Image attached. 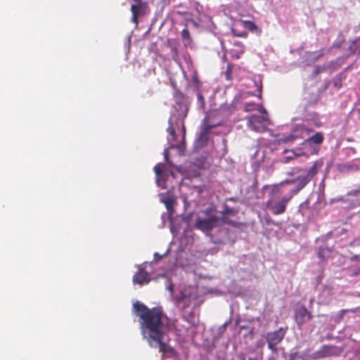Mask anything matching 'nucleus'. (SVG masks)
Returning a JSON list of instances; mask_svg holds the SVG:
<instances>
[{
	"instance_id": "f257e3e1",
	"label": "nucleus",
	"mask_w": 360,
	"mask_h": 360,
	"mask_svg": "<svg viewBox=\"0 0 360 360\" xmlns=\"http://www.w3.org/2000/svg\"><path fill=\"white\" fill-rule=\"evenodd\" d=\"M188 98L181 93L175 95L174 112L172 113L168 120L167 131L170 137L167 138L169 146L165 148L163 152L165 160L167 163H158L153 169L156 176V184L163 189L167 188L166 181L169 176L173 174L172 167H174L169 158V150L177 148L180 155H183L185 150L186 129L184 119L186 117L189 105Z\"/></svg>"
},
{
	"instance_id": "f03ea898",
	"label": "nucleus",
	"mask_w": 360,
	"mask_h": 360,
	"mask_svg": "<svg viewBox=\"0 0 360 360\" xmlns=\"http://www.w3.org/2000/svg\"><path fill=\"white\" fill-rule=\"evenodd\" d=\"M133 311L139 317L141 334L151 347L169 357L175 355L174 348L167 345L166 331L167 327L163 323V313L156 307L148 308L144 304L136 301L133 304Z\"/></svg>"
},
{
	"instance_id": "7ed1b4c3",
	"label": "nucleus",
	"mask_w": 360,
	"mask_h": 360,
	"mask_svg": "<svg viewBox=\"0 0 360 360\" xmlns=\"http://www.w3.org/2000/svg\"><path fill=\"white\" fill-rule=\"evenodd\" d=\"M322 165L321 161H316L309 169L294 167L287 172L290 177L276 186L286 190V192L297 194L313 179Z\"/></svg>"
},
{
	"instance_id": "20e7f679",
	"label": "nucleus",
	"mask_w": 360,
	"mask_h": 360,
	"mask_svg": "<svg viewBox=\"0 0 360 360\" xmlns=\"http://www.w3.org/2000/svg\"><path fill=\"white\" fill-rule=\"evenodd\" d=\"M295 195L274 185L266 202V207L274 215L281 214L285 212L288 203Z\"/></svg>"
},
{
	"instance_id": "39448f33",
	"label": "nucleus",
	"mask_w": 360,
	"mask_h": 360,
	"mask_svg": "<svg viewBox=\"0 0 360 360\" xmlns=\"http://www.w3.org/2000/svg\"><path fill=\"white\" fill-rule=\"evenodd\" d=\"M162 276L167 278L166 289L169 292L170 298L176 307L183 310L193 304H195L196 297L190 290L184 289L180 291L179 295L175 296L174 294V285L171 281L165 274H162Z\"/></svg>"
},
{
	"instance_id": "423d86ee",
	"label": "nucleus",
	"mask_w": 360,
	"mask_h": 360,
	"mask_svg": "<svg viewBox=\"0 0 360 360\" xmlns=\"http://www.w3.org/2000/svg\"><path fill=\"white\" fill-rule=\"evenodd\" d=\"M209 237L211 242L214 244L226 245L234 243L237 236L233 229L224 224V219H223V223L209 233Z\"/></svg>"
},
{
	"instance_id": "0eeeda50",
	"label": "nucleus",
	"mask_w": 360,
	"mask_h": 360,
	"mask_svg": "<svg viewBox=\"0 0 360 360\" xmlns=\"http://www.w3.org/2000/svg\"><path fill=\"white\" fill-rule=\"evenodd\" d=\"M205 217H198L194 224V228L204 232L209 236L217 226L223 223V217L204 212Z\"/></svg>"
},
{
	"instance_id": "6e6552de",
	"label": "nucleus",
	"mask_w": 360,
	"mask_h": 360,
	"mask_svg": "<svg viewBox=\"0 0 360 360\" xmlns=\"http://www.w3.org/2000/svg\"><path fill=\"white\" fill-rule=\"evenodd\" d=\"M312 132L311 129L302 124L293 126L288 134L283 135L281 140L284 143L292 142L297 139H304Z\"/></svg>"
},
{
	"instance_id": "1a4fd4ad",
	"label": "nucleus",
	"mask_w": 360,
	"mask_h": 360,
	"mask_svg": "<svg viewBox=\"0 0 360 360\" xmlns=\"http://www.w3.org/2000/svg\"><path fill=\"white\" fill-rule=\"evenodd\" d=\"M153 262H145L142 265L139 266V271L133 276L132 281L134 284H138L141 286L146 285L150 282V274L153 270L148 271L147 265L151 266Z\"/></svg>"
},
{
	"instance_id": "9d476101",
	"label": "nucleus",
	"mask_w": 360,
	"mask_h": 360,
	"mask_svg": "<svg viewBox=\"0 0 360 360\" xmlns=\"http://www.w3.org/2000/svg\"><path fill=\"white\" fill-rule=\"evenodd\" d=\"M288 328L281 327L278 330L269 332L266 334V340L268 343V347L271 351L276 350V345L283 339Z\"/></svg>"
},
{
	"instance_id": "9b49d317",
	"label": "nucleus",
	"mask_w": 360,
	"mask_h": 360,
	"mask_svg": "<svg viewBox=\"0 0 360 360\" xmlns=\"http://www.w3.org/2000/svg\"><path fill=\"white\" fill-rule=\"evenodd\" d=\"M159 195L160 197V201L162 203L165 204V205L167 208V217L169 218V220L170 222V230H171L172 233H174V227L172 224V212L174 211L173 207H174V205L176 202V199L173 195H165L164 193H160ZM165 216H166V214H163L162 215V219L163 221V223H165Z\"/></svg>"
},
{
	"instance_id": "f8f14e48",
	"label": "nucleus",
	"mask_w": 360,
	"mask_h": 360,
	"mask_svg": "<svg viewBox=\"0 0 360 360\" xmlns=\"http://www.w3.org/2000/svg\"><path fill=\"white\" fill-rule=\"evenodd\" d=\"M213 127L214 125H206L201 127L200 131L193 143L194 152L198 153L200 149L207 146L209 141V132Z\"/></svg>"
},
{
	"instance_id": "ddd939ff",
	"label": "nucleus",
	"mask_w": 360,
	"mask_h": 360,
	"mask_svg": "<svg viewBox=\"0 0 360 360\" xmlns=\"http://www.w3.org/2000/svg\"><path fill=\"white\" fill-rule=\"evenodd\" d=\"M312 319V315L307 309L302 305L295 310V321L300 330H302V326Z\"/></svg>"
},
{
	"instance_id": "4468645a",
	"label": "nucleus",
	"mask_w": 360,
	"mask_h": 360,
	"mask_svg": "<svg viewBox=\"0 0 360 360\" xmlns=\"http://www.w3.org/2000/svg\"><path fill=\"white\" fill-rule=\"evenodd\" d=\"M342 352V347L332 345H325L321 347L320 349L317 351L316 354L319 358L338 356Z\"/></svg>"
},
{
	"instance_id": "2eb2a0df",
	"label": "nucleus",
	"mask_w": 360,
	"mask_h": 360,
	"mask_svg": "<svg viewBox=\"0 0 360 360\" xmlns=\"http://www.w3.org/2000/svg\"><path fill=\"white\" fill-rule=\"evenodd\" d=\"M345 52L344 55L347 58L352 55H360V36L353 39H350L343 47Z\"/></svg>"
},
{
	"instance_id": "dca6fc26",
	"label": "nucleus",
	"mask_w": 360,
	"mask_h": 360,
	"mask_svg": "<svg viewBox=\"0 0 360 360\" xmlns=\"http://www.w3.org/2000/svg\"><path fill=\"white\" fill-rule=\"evenodd\" d=\"M268 121L267 116L264 115H252L248 122V126L256 131H259L263 128V123Z\"/></svg>"
},
{
	"instance_id": "f3484780",
	"label": "nucleus",
	"mask_w": 360,
	"mask_h": 360,
	"mask_svg": "<svg viewBox=\"0 0 360 360\" xmlns=\"http://www.w3.org/2000/svg\"><path fill=\"white\" fill-rule=\"evenodd\" d=\"M304 141L301 143L300 151L295 155L309 156L317 154L320 150V146H313L307 139H304Z\"/></svg>"
},
{
	"instance_id": "a211bd4d",
	"label": "nucleus",
	"mask_w": 360,
	"mask_h": 360,
	"mask_svg": "<svg viewBox=\"0 0 360 360\" xmlns=\"http://www.w3.org/2000/svg\"><path fill=\"white\" fill-rule=\"evenodd\" d=\"M336 168L342 173L360 171V159H354L351 162L338 164Z\"/></svg>"
},
{
	"instance_id": "6ab92c4d",
	"label": "nucleus",
	"mask_w": 360,
	"mask_h": 360,
	"mask_svg": "<svg viewBox=\"0 0 360 360\" xmlns=\"http://www.w3.org/2000/svg\"><path fill=\"white\" fill-rule=\"evenodd\" d=\"M350 261L354 262L348 269L347 274L349 276L355 277L360 274V258L357 255L350 257Z\"/></svg>"
},
{
	"instance_id": "aec40b11",
	"label": "nucleus",
	"mask_w": 360,
	"mask_h": 360,
	"mask_svg": "<svg viewBox=\"0 0 360 360\" xmlns=\"http://www.w3.org/2000/svg\"><path fill=\"white\" fill-rule=\"evenodd\" d=\"M197 105L203 110H205L206 96H209L207 93V89H201L196 90Z\"/></svg>"
},
{
	"instance_id": "412c9836",
	"label": "nucleus",
	"mask_w": 360,
	"mask_h": 360,
	"mask_svg": "<svg viewBox=\"0 0 360 360\" xmlns=\"http://www.w3.org/2000/svg\"><path fill=\"white\" fill-rule=\"evenodd\" d=\"M136 4H132L131 6V11L132 13V22L137 23V18L140 15L141 10L143 8V4L141 0H134Z\"/></svg>"
},
{
	"instance_id": "4be33fe9",
	"label": "nucleus",
	"mask_w": 360,
	"mask_h": 360,
	"mask_svg": "<svg viewBox=\"0 0 360 360\" xmlns=\"http://www.w3.org/2000/svg\"><path fill=\"white\" fill-rule=\"evenodd\" d=\"M347 58L343 56L338 57L336 60L330 61L329 63L326 64L327 66V70L329 73H332L335 70L340 68Z\"/></svg>"
},
{
	"instance_id": "5701e85b",
	"label": "nucleus",
	"mask_w": 360,
	"mask_h": 360,
	"mask_svg": "<svg viewBox=\"0 0 360 360\" xmlns=\"http://www.w3.org/2000/svg\"><path fill=\"white\" fill-rule=\"evenodd\" d=\"M309 142L313 143V146H320L323 143L324 137L323 134L321 132H316L313 135L306 136V138Z\"/></svg>"
},
{
	"instance_id": "b1692460",
	"label": "nucleus",
	"mask_w": 360,
	"mask_h": 360,
	"mask_svg": "<svg viewBox=\"0 0 360 360\" xmlns=\"http://www.w3.org/2000/svg\"><path fill=\"white\" fill-rule=\"evenodd\" d=\"M346 75L344 72H340L332 80L335 88L340 89L342 86V82L346 79Z\"/></svg>"
},
{
	"instance_id": "393cba45",
	"label": "nucleus",
	"mask_w": 360,
	"mask_h": 360,
	"mask_svg": "<svg viewBox=\"0 0 360 360\" xmlns=\"http://www.w3.org/2000/svg\"><path fill=\"white\" fill-rule=\"evenodd\" d=\"M183 319L188 322L192 326H195L198 323V320L195 317L193 311H190L188 314L184 313L182 314Z\"/></svg>"
},
{
	"instance_id": "a878e982",
	"label": "nucleus",
	"mask_w": 360,
	"mask_h": 360,
	"mask_svg": "<svg viewBox=\"0 0 360 360\" xmlns=\"http://www.w3.org/2000/svg\"><path fill=\"white\" fill-rule=\"evenodd\" d=\"M181 37L184 41V44L185 46H188L191 44V38L190 36V32L188 29L184 28L181 32Z\"/></svg>"
},
{
	"instance_id": "bb28decb",
	"label": "nucleus",
	"mask_w": 360,
	"mask_h": 360,
	"mask_svg": "<svg viewBox=\"0 0 360 360\" xmlns=\"http://www.w3.org/2000/svg\"><path fill=\"white\" fill-rule=\"evenodd\" d=\"M330 250L329 248L321 246L318 251V257L321 259H323L330 255Z\"/></svg>"
},
{
	"instance_id": "cd10ccee",
	"label": "nucleus",
	"mask_w": 360,
	"mask_h": 360,
	"mask_svg": "<svg viewBox=\"0 0 360 360\" xmlns=\"http://www.w3.org/2000/svg\"><path fill=\"white\" fill-rule=\"evenodd\" d=\"M345 41V37L342 35V32H340L337 39L333 42V47L336 49L341 48L342 45Z\"/></svg>"
},
{
	"instance_id": "c85d7f7f",
	"label": "nucleus",
	"mask_w": 360,
	"mask_h": 360,
	"mask_svg": "<svg viewBox=\"0 0 360 360\" xmlns=\"http://www.w3.org/2000/svg\"><path fill=\"white\" fill-rule=\"evenodd\" d=\"M243 24H244L245 27L251 32H255V31L258 30V27L257 26V25L252 21H249V20L244 21Z\"/></svg>"
},
{
	"instance_id": "c756f323",
	"label": "nucleus",
	"mask_w": 360,
	"mask_h": 360,
	"mask_svg": "<svg viewBox=\"0 0 360 360\" xmlns=\"http://www.w3.org/2000/svg\"><path fill=\"white\" fill-rule=\"evenodd\" d=\"M207 93L209 96H206V101L210 105V107H212V105L214 104V99L215 97V93L213 90L207 89Z\"/></svg>"
},
{
	"instance_id": "7c9ffc66",
	"label": "nucleus",
	"mask_w": 360,
	"mask_h": 360,
	"mask_svg": "<svg viewBox=\"0 0 360 360\" xmlns=\"http://www.w3.org/2000/svg\"><path fill=\"white\" fill-rule=\"evenodd\" d=\"M228 323H224L223 325L219 326L217 330V334L214 337V340H217V339L220 338L221 336L224 333L226 327H227Z\"/></svg>"
},
{
	"instance_id": "2f4dec72",
	"label": "nucleus",
	"mask_w": 360,
	"mask_h": 360,
	"mask_svg": "<svg viewBox=\"0 0 360 360\" xmlns=\"http://www.w3.org/2000/svg\"><path fill=\"white\" fill-rule=\"evenodd\" d=\"M290 155H286L281 158V162L286 164L290 162L292 160L294 159V157H297L298 155H295L297 153H295L294 151H291Z\"/></svg>"
},
{
	"instance_id": "473e14b6",
	"label": "nucleus",
	"mask_w": 360,
	"mask_h": 360,
	"mask_svg": "<svg viewBox=\"0 0 360 360\" xmlns=\"http://www.w3.org/2000/svg\"><path fill=\"white\" fill-rule=\"evenodd\" d=\"M346 232H347V229L342 228L340 230L335 229L333 231H330L328 233V234H331V235L334 236L335 237H339V236H341L342 235L346 233Z\"/></svg>"
},
{
	"instance_id": "72a5a7b5",
	"label": "nucleus",
	"mask_w": 360,
	"mask_h": 360,
	"mask_svg": "<svg viewBox=\"0 0 360 360\" xmlns=\"http://www.w3.org/2000/svg\"><path fill=\"white\" fill-rule=\"evenodd\" d=\"M221 213L224 214H227V215H234L236 214V212L233 210V208L230 207L227 205H224V210L222 211Z\"/></svg>"
},
{
	"instance_id": "f704fd0d",
	"label": "nucleus",
	"mask_w": 360,
	"mask_h": 360,
	"mask_svg": "<svg viewBox=\"0 0 360 360\" xmlns=\"http://www.w3.org/2000/svg\"><path fill=\"white\" fill-rule=\"evenodd\" d=\"M327 66L326 65V64L321 65V66H317L315 68V69L314 70V72H313V74L314 75H317L319 74H320L321 72H327Z\"/></svg>"
},
{
	"instance_id": "c9c22d12",
	"label": "nucleus",
	"mask_w": 360,
	"mask_h": 360,
	"mask_svg": "<svg viewBox=\"0 0 360 360\" xmlns=\"http://www.w3.org/2000/svg\"><path fill=\"white\" fill-rule=\"evenodd\" d=\"M347 194L349 196L356 197V201H359V200L360 199V188L353 189V190L349 191Z\"/></svg>"
},
{
	"instance_id": "e433bc0d",
	"label": "nucleus",
	"mask_w": 360,
	"mask_h": 360,
	"mask_svg": "<svg viewBox=\"0 0 360 360\" xmlns=\"http://www.w3.org/2000/svg\"><path fill=\"white\" fill-rule=\"evenodd\" d=\"M231 71H232V65H228L227 68H226V71L224 72L226 79L227 80H230L231 79Z\"/></svg>"
},
{
	"instance_id": "4c0bfd02",
	"label": "nucleus",
	"mask_w": 360,
	"mask_h": 360,
	"mask_svg": "<svg viewBox=\"0 0 360 360\" xmlns=\"http://www.w3.org/2000/svg\"><path fill=\"white\" fill-rule=\"evenodd\" d=\"M257 186H258V182H257V180L255 179L254 182L252 183V184L249 186L248 190L250 191H252L255 193L257 188Z\"/></svg>"
},
{
	"instance_id": "58836bf2",
	"label": "nucleus",
	"mask_w": 360,
	"mask_h": 360,
	"mask_svg": "<svg viewBox=\"0 0 360 360\" xmlns=\"http://www.w3.org/2000/svg\"><path fill=\"white\" fill-rule=\"evenodd\" d=\"M222 145H223V153L222 155H224L227 153V141L226 139H222Z\"/></svg>"
},
{
	"instance_id": "ea45409f",
	"label": "nucleus",
	"mask_w": 360,
	"mask_h": 360,
	"mask_svg": "<svg viewBox=\"0 0 360 360\" xmlns=\"http://www.w3.org/2000/svg\"><path fill=\"white\" fill-rule=\"evenodd\" d=\"M232 32L233 33L234 35L238 36V37H244L246 35L245 32H243L241 33H238L236 28L232 29Z\"/></svg>"
},
{
	"instance_id": "a19ab883",
	"label": "nucleus",
	"mask_w": 360,
	"mask_h": 360,
	"mask_svg": "<svg viewBox=\"0 0 360 360\" xmlns=\"http://www.w3.org/2000/svg\"><path fill=\"white\" fill-rule=\"evenodd\" d=\"M154 262H158L163 258L162 255H160L158 252H155L153 255Z\"/></svg>"
},
{
	"instance_id": "79ce46f5",
	"label": "nucleus",
	"mask_w": 360,
	"mask_h": 360,
	"mask_svg": "<svg viewBox=\"0 0 360 360\" xmlns=\"http://www.w3.org/2000/svg\"><path fill=\"white\" fill-rule=\"evenodd\" d=\"M340 200L342 201L343 202H346L349 200L348 199L345 200L343 198H333L330 200V203H333L334 202H338V201H340Z\"/></svg>"
},
{
	"instance_id": "37998d69",
	"label": "nucleus",
	"mask_w": 360,
	"mask_h": 360,
	"mask_svg": "<svg viewBox=\"0 0 360 360\" xmlns=\"http://www.w3.org/2000/svg\"><path fill=\"white\" fill-rule=\"evenodd\" d=\"M314 56L313 57V60L314 61H316L318 60L323 54V53H314Z\"/></svg>"
},
{
	"instance_id": "c03bdc74",
	"label": "nucleus",
	"mask_w": 360,
	"mask_h": 360,
	"mask_svg": "<svg viewBox=\"0 0 360 360\" xmlns=\"http://www.w3.org/2000/svg\"><path fill=\"white\" fill-rule=\"evenodd\" d=\"M353 68V65H348L347 67H346L341 72H344V75H346L345 73L347 72V71H349L352 69Z\"/></svg>"
},
{
	"instance_id": "a18cd8bd",
	"label": "nucleus",
	"mask_w": 360,
	"mask_h": 360,
	"mask_svg": "<svg viewBox=\"0 0 360 360\" xmlns=\"http://www.w3.org/2000/svg\"><path fill=\"white\" fill-rule=\"evenodd\" d=\"M297 355V352L290 353L289 360H294L296 358Z\"/></svg>"
},
{
	"instance_id": "49530a36",
	"label": "nucleus",
	"mask_w": 360,
	"mask_h": 360,
	"mask_svg": "<svg viewBox=\"0 0 360 360\" xmlns=\"http://www.w3.org/2000/svg\"><path fill=\"white\" fill-rule=\"evenodd\" d=\"M345 312H346V310H345V309L341 310L340 311V314H339L338 317V319H342L343 318Z\"/></svg>"
},
{
	"instance_id": "de8ad7c7",
	"label": "nucleus",
	"mask_w": 360,
	"mask_h": 360,
	"mask_svg": "<svg viewBox=\"0 0 360 360\" xmlns=\"http://www.w3.org/2000/svg\"><path fill=\"white\" fill-rule=\"evenodd\" d=\"M355 153V150L353 148L347 149V155H351Z\"/></svg>"
},
{
	"instance_id": "09e8293b",
	"label": "nucleus",
	"mask_w": 360,
	"mask_h": 360,
	"mask_svg": "<svg viewBox=\"0 0 360 360\" xmlns=\"http://www.w3.org/2000/svg\"><path fill=\"white\" fill-rule=\"evenodd\" d=\"M169 252H170V248H168L167 250V251H165V252L162 255L163 258L167 257L169 255Z\"/></svg>"
},
{
	"instance_id": "8fccbe9b",
	"label": "nucleus",
	"mask_w": 360,
	"mask_h": 360,
	"mask_svg": "<svg viewBox=\"0 0 360 360\" xmlns=\"http://www.w3.org/2000/svg\"><path fill=\"white\" fill-rule=\"evenodd\" d=\"M261 112L266 116V111L264 108H262V109L261 110Z\"/></svg>"
},
{
	"instance_id": "3c124183",
	"label": "nucleus",
	"mask_w": 360,
	"mask_h": 360,
	"mask_svg": "<svg viewBox=\"0 0 360 360\" xmlns=\"http://www.w3.org/2000/svg\"><path fill=\"white\" fill-rule=\"evenodd\" d=\"M307 203H308V200H306L304 202H303L300 205V207H303V206L306 205Z\"/></svg>"
},
{
	"instance_id": "603ef678",
	"label": "nucleus",
	"mask_w": 360,
	"mask_h": 360,
	"mask_svg": "<svg viewBox=\"0 0 360 360\" xmlns=\"http://www.w3.org/2000/svg\"><path fill=\"white\" fill-rule=\"evenodd\" d=\"M252 334H253V328H252L250 330V331H249V333H248V335H252Z\"/></svg>"
},
{
	"instance_id": "864d4df0",
	"label": "nucleus",
	"mask_w": 360,
	"mask_h": 360,
	"mask_svg": "<svg viewBox=\"0 0 360 360\" xmlns=\"http://www.w3.org/2000/svg\"><path fill=\"white\" fill-rule=\"evenodd\" d=\"M268 188H269V186L268 185H265V186H263L262 189L265 190V189H266Z\"/></svg>"
},
{
	"instance_id": "5fc2aeb1",
	"label": "nucleus",
	"mask_w": 360,
	"mask_h": 360,
	"mask_svg": "<svg viewBox=\"0 0 360 360\" xmlns=\"http://www.w3.org/2000/svg\"><path fill=\"white\" fill-rule=\"evenodd\" d=\"M359 118L360 119V108L357 110Z\"/></svg>"
},
{
	"instance_id": "6e6d98bb",
	"label": "nucleus",
	"mask_w": 360,
	"mask_h": 360,
	"mask_svg": "<svg viewBox=\"0 0 360 360\" xmlns=\"http://www.w3.org/2000/svg\"><path fill=\"white\" fill-rule=\"evenodd\" d=\"M245 109H246V110H250L249 105H246Z\"/></svg>"
},
{
	"instance_id": "4d7b16f0",
	"label": "nucleus",
	"mask_w": 360,
	"mask_h": 360,
	"mask_svg": "<svg viewBox=\"0 0 360 360\" xmlns=\"http://www.w3.org/2000/svg\"><path fill=\"white\" fill-rule=\"evenodd\" d=\"M358 201H356V199L355 200V202L352 203V207H354V205H355Z\"/></svg>"
},
{
	"instance_id": "13d9d810",
	"label": "nucleus",
	"mask_w": 360,
	"mask_h": 360,
	"mask_svg": "<svg viewBox=\"0 0 360 360\" xmlns=\"http://www.w3.org/2000/svg\"><path fill=\"white\" fill-rule=\"evenodd\" d=\"M248 360H257V359H254V358H249Z\"/></svg>"
},
{
	"instance_id": "bf43d9fd",
	"label": "nucleus",
	"mask_w": 360,
	"mask_h": 360,
	"mask_svg": "<svg viewBox=\"0 0 360 360\" xmlns=\"http://www.w3.org/2000/svg\"><path fill=\"white\" fill-rule=\"evenodd\" d=\"M261 89H262V86H259V91H261Z\"/></svg>"
}]
</instances>
